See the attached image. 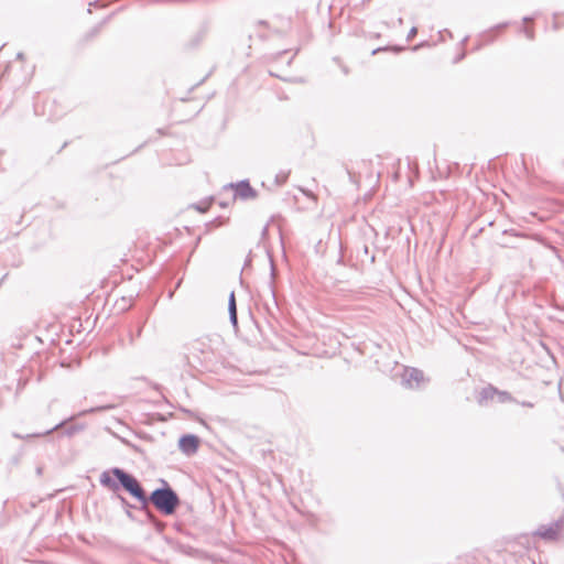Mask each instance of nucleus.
Wrapping results in <instances>:
<instances>
[{
	"label": "nucleus",
	"mask_w": 564,
	"mask_h": 564,
	"mask_svg": "<svg viewBox=\"0 0 564 564\" xmlns=\"http://www.w3.org/2000/svg\"><path fill=\"white\" fill-rule=\"evenodd\" d=\"M111 474L120 481L122 487L137 500L147 503V496L140 482L130 474L120 468H113Z\"/></svg>",
	"instance_id": "2"
},
{
	"label": "nucleus",
	"mask_w": 564,
	"mask_h": 564,
	"mask_svg": "<svg viewBox=\"0 0 564 564\" xmlns=\"http://www.w3.org/2000/svg\"><path fill=\"white\" fill-rule=\"evenodd\" d=\"M484 399H494L498 397L501 401H510L512 398L508 392L498 391L496 388L489 386L481 391Z\"/></svg>",
	"instance_id": "6"
},
{
	"label": "nucleus",
	"mask_w": 564,
	"mask_h": 564,
	"mask_svg": "<svg viewBox=\"0 0 564 564\" xmlns=\"http://www.w3.org/2000/svg\"><path fill=\"white\" fill-rule=\"evenodd\" d=\"M229 311H230V317L234 324L237 323V308H236V299L235 293L232 292L229 297Z\"/></svg>",
	"instance_id": "8"
},
{
	"label": "nucleus",
	"mask_w": 564,
	"mask_h": 564,
	"mask_svg": "<svg viewBox=\"0 0 564 564\" xmlns=\"http://www.w3.org/2000/svg\"><path fill=\"white\" fill-rule=\"evenodd\" d=\"M150 500L160 512L166 516L173 514L180 506L177 495L170 487L154 490Z\"/></svg>",
	"instance_id": "1"
},
{
	"label": "nucleus",
	"mask_w": 564,
	"mask_h": 564,
	"mask_svg": "<svg viewBox=\"0 0 564 564\" xmlns=\"http://www.w3.org/2000/svg\"><path fill=\"white\" fill-rule=\"evenodd\" d=\"M100 481L102 485H105L109 488H115V485L112 484V480L110 478V473H104L101 475Z\"/></svg>",
	"instance_id": "9"
},
{
	"label": "nucleus",
	"mask_w": 564,
	"mask_h": 564,
	"mask_svg": "<svg viewBox=\"0 0 564 564\" xmlns=\"http://www.w3.org/2000/svg\"><path fill=\"white\" fill-rule=\"evenodd\" d=\"M562 532L563 522L557 521L551 525L541 527L538 531L534 532V535L545 541H556L560 539Z\"/></svg>",
	"instance_id": "3"
},
{
	"label": "nucleus",
	"mask_w": 564,
	"mask_h": 564,
	"mask_svg": "<svg viewBox=\"0 0 564 564\" xmlns=\"http://www.w3.org/2000/svg\"><path fill=\"white\" fill-rule=\"evenodd\" d=\"M210 204H212V203H208V204H206V206H205V207L199 206V207H195V208H196L198 212H200V213H205V212H207V210H208V208L210 207Z\"/></svg>",
	"instance_id": "10"
},
{
	"label": "nucleus",
	"mask_w": 564,
	"mask_h": 564,
	"mask_svg": "<svg viewBox=\"0 0 564 564\" xmlns=\"http://www.w3.org/2000/svg\"><path fill=\"white\" fill-rule=\"evenodd\" d=\"M235 191V197L239 199H253L257 197V192L253 189L248 182H240L232 185Z\"/></svg>",
	"instance_id": "4"
},
{
	"label": "nucleus",
	"mask_w": 564,
	"mask_h": 564,
	"mask_svg": "<svg viewBox=\"0 0 564 564\" xmlns=\"http://www.w3.org/2000/svg\"><path fill=\"white\" fill-rule=\"evenodd\" d=\"M404 376L409 381L413 380L416 383H420L423 380V373L416 369L405 370Z\"/></svg>",
	"instance_id": "7"
},
{
	"label": "nucleus",
	"mask_w": 564,
	"mask_h": 564,
	"mask_svg": "<svg viewBox=\"0 0 564 564\" xmlns=\"http://www.w3.org/2000/svg\"><path fill=\"white\" fill-rule=\"evenodd\" d=\"M180 448L186 455L196 453L199 446V438L195 435H184L180 440Z\"/></svg>",
	"instance_id": "5"
}]
</instances>
